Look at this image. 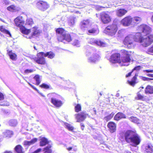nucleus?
Wrapping results in <instances>:
<instances>
[{"label":"nucleus","mask_w":153,"mask_h":153,"mask_svg":"<svg viewBox=\"0 0 153 153\" xmlns=\"http://www.w3.org/2000/svg\"><path fill=\"white\" fill-rule=\"evenodd\" d=\"M118 29L116 24H113L108 26L103 31L105 33L112 37H114Z\"/></svg>","instance_id":"obj_5"},{"label":"nucleus","mask_w":153,"mask_h":153,"mask_svg":"<svg viewBox=\"0 0 153 153\" xmlns=\"http://www.w3.org/2000/svg\"><path fill=\"white\" fill-rule=\"evenodd\" d=\"M8 123L10 126H14L17 125L18 123L16 120H11L9 121Z\"/></svg>","instance_id":"obj_38"},{"label":"nucleus","mask_w":153,"mask_h":153,"mask_svg":"<svg viewBox=\"0 0 153 153\" xmlns=\"http://www.w3.org/2000/svg\"><path fill=\"white\" fill-rule=\"evenodd\" d=\"M50 94L53 97L51 99V103L56 107L59 108L61 107L63 103L61 100L56 98L58 95L54 93H51Z\"/></svg>","instance_id":"obj_9"},{"label":"nucleus","mask_w":153,"mask_h":153,"mask_svg":"<svg viewBox=\"0 0 153 153\" xmlns=\"http://www.w3.org/2000/svg\"><path fill=\"white\" fill-rule=\"evenodd\" d=\"M67 149L68 151H69L72 149V147H68V148H67Z\"/></svg>","instance_id":"obj_60"},{"label":"nucleus","mask_w":153,"mask_h":153,"mask_svg":"<svg viewBox=\"0 0 153 153\" xmlns=\"http://www.w3.org/2000/svg\"><path fill=\"white\" fill-rule=\"evenodd\" d=\"M15 25L18 27H21L24 24V21L21 16H19L14 20Z\"/></svg>","instance_id":"obj_15"},{"label":"nucleus","mask_w":153,"mask_h":153,"mask_svg":"<svg viewBox=\"0 0 153 153\" xmlns=\"http://www.w3.org/2000/svg\"><path fill=\"white\" fill-rule=\"evenodd\" d=\"M127 12L126 10L124 9H120L116 11V14L119 17H121L125 15Z\"/></svg>","instance_id":"obj_21"},{"label":"nucleus","mask_w":153,"mask_h":153,"mask_svg":"<svg viewBox=\"0 0 153 153\" xmlns=\"http://www.w3.org/2000/svg\"><path fill=\"white\" fill-rule=\"evenodd\" d=\"M134 35L133 34H130L126 36L124 41V44L129 48H133L135 45L134 39Z\"/></svg>","instance_id":"obj_6"},{"label":"nucleus","mask_w":153,"mask_h":153,"mask_svg":"<svg viewBox=\"0 0 153 153\" xmlns=\"http://www.w3.org/2000/svg\"><path fill=\"white\" fill-rule=\"evenodd\" d=\"M145 92L146 94H153V86L148 85L145 89Z\"/></svg>","instance_id":"obj_24"},{"label":"nucleus","mask_w":153,"mask_h":153,"mask_svg":"<svg viewBox=\"0 0 153 153\" xmlns=\"http://www.w3.org/2000/svg\"><path fill=\"white\" fill-rule=\"evenodd\" d=\"M65 127L69 131H72L74 129V128L71 125L66 123L65 124Z\"/></svg>","instance_id":"obj_44"},{"label":"nucleus","mask_w":153,"mask_h":153,"mask_svg":"<svg viewBox=\"0 0 153 153\" xmlns=\"http://www.w3.org/2000/svg\"><path fill=\"white\" fill-rule=\"evenodd\" d=\"M7 9L10 12H14L19 10V8L14 5H10L7 8Z\"/></svg>","instance_id":"obj_32"},{"label":"nucleus","mask_w":153,"mask_h":153,"mask_svg":"<svg viewBox=\"0 0 153 153\" xmlns=\"http://www.w3.org/2000/svg\"><path fill=\"white\" fill-rule=\"evenodd\" d=\"M77 122H80L84 121L86 117L87 114L84 112H81L75 115Z\"/></svg>","instance_id":"obj_17"},{"label":"nucleus","mask_w":153,"mask_h":153,"mask_svg":"<svg viewBox=\"0 0 153 153\" xmlns=\"http://www.w3.org/2000/svg\"><path fill=\"white\" fill-rule=\"evenodd\" d=\"M56 32L58 34L57 39L59 41L66 43L71 40L70 35L64 29L59 28L56 30Z\"/></svg>","instance_id":"obj_3"},{"label":"nucleus","mask_w":153,"mask_h":153,"mask_svg":"<svg viewBox=\"0 0 153 153\" xmlns=\"http://www.w3.org/2000/svg\"><path fill=\"white\" fill-rule=\"evenodd\" d=\"M107 127L111 133L115 132L116 130V125L113 122H110L108 123Z\"/></svg>","instance_id":"obj_20"},{"label":"nucleus","mask_w":153,"mask_h":153,"mask_svg":"<svg viewBox=\"0 0 153 153\" xmlns=\"http://www.w3.org/2000/svg\"><path fill=\"white\" fill-rule=\"evenodd\" d=\"M143 68L142 67L139 65L135 67L132 70V71L134 70H136V71H139L140 69H142Z\"/></svg>","instance_id":"obj_50"},{"label":"nucleus","mask_w":153,"mask_h":153,"mask_svg":"<svg viewBox=\"0 0 153 153\" xmlns=\"http://www.w3.org/2000/svg\"><path fill=\"white\" fill-rule=\"evenodd\" d=\"M96 40L94 38L90 39L88 40V43L92 45H95Z\"/></svg>","instance_id":"obj_46"},{"label":"nucleus","mask_w":153,"mask_h":153,"mask_svg":"<svg viewBox=\"0 0 153 153\" xmlns=\"http://www.w3.org/2000/svg\"><path fill=\"white\" fill-rule=\"evenodd\" d=\"M51 146L48 145V146L44 148L43 151L44 152L43 153H52V151L51 149Z\"/></svg>","instance_id":"obj_36"},{"label":"nucleus","mask_w":153,"mask_h":153,"mask_svg":"<svg viewBox=\"0 0 153 153\" xmlns=\"http://www.w3.org/2000/svg\"><path fill=\"white\" fill-rule=\"evenodd\" d=\"M126 116L123 114L121 113H118L114 117V119L115 120L118 121L122 118H126Z\"/></svg>","instance_id":"obj_23"},{"label":"nucleus","mask_w":153,"mask_h":153,"mask_svg":"<svg viewBox=\"0 0 153 153\" xmlns=\"http://www.w3.org/2000/svg\"><path fill=\"white\" fill-rule=\"evenodd\" d=\"M132 17L130 16L125 17L121 21V24L124 26H129L132 24Z\"/></svg>","instance_id":"obj_14"},{"label":"nucleus","mask_w":153,"mask_h":153,"mask_svg":"<svg viewBox=\"0 0 153 153\" xmlns=\"http://www.w3.org/2000/svg\"><path fill=\"white\" fill-rule=\"evenodd\" d=\"M86 56L88 57V62L91 64L95 63L100 60L101 58L100 56L96 53V50L91 48L87 50Z\"/></svg>","instance_id":"obj_4"},{"label":"nucleus","mask_w":153,"mask_h":153,"mask_svg":"<svg viewBox=\"0 0 153 153\" xmlns=\"http://www.w3.org/2000/svg\"><path fill=\"white\" fill-rule=\"evenodd\" d=\"M137 30L143 35L149 34L151 32L150 27L145 24H142L139 26L137 28Z\"/></svg>","instance_id":"obj_8"},{"label":"nucleus","mask_w":153,"mask_h":153,"mask_svg":"<svg viewBox=\"0 0 153 153\" xmlns=\"http://www.w3.org/2000/svg\"><path fill=\"white\" fill-rule=\"evenodd\" d=\"M49 143V142L47 138L43 137L40 139L39 145L40 146H45Z\"/></svg>","instance_id":"obj_26"},{"label":"nucleus","mask_w":153,"mask_h":153,"mask_svg":"<svg viewBox=\"0 0 153 153\" xmlns=\"http://www.w3.org/2000/svg\"><path fill=\"white\" fill-rule=\"evenodd\" d=\"M75 17L73 16L70 17L68 20V25L70 26H73L75 23Z\"/></svg>","instance_id":"obj_33"},{"label":"nucleus","mask_w":153,"mask_h":153,"mask_svg":"<svg viewBox=\"0 0 153 153\" xmlns=\"http://www.w3.org/2000/svg\"><path fill=\"white\" fill-rule=\"evenodd\" d=\"M75 111L76 112H78L81 110V106L80 105L78 104L75 107Z\"/></svg>","instance_id":"obj_47"},{"label":"nucleus","mask_w":153,"mask_h":153,"mask_svg":"<svg viewBox=\"0 0 153 153\" xmlns=\"http://www.w3.org/2000/svg\"><path fill=\"white\" fill-rule=\"evenodd\" d=\"M36 5L37 7L42 11H45L49 7V5L46 2L42 1H38Z\"/></svg>","instance_id":"obj_11"},{"label":"nucleus","mask_w":153,"mask_h":153,"mask_svg":"<svg viewBox=\"0 0 153 153\" xmlns=\"http://www.w3.org/2000/svg\"><path fill=\"white\" fill-rule=\"evenodd\" d=\"M44 56L48 57L51 59L53 58L55 56V54L52 52H47L45 53L44 52Z\"/></svg>","instance_id":"obj_28"},{"label":"nucleus","mask_w":153,"mask_h":153,"mask_svg":"<svg viewBox=\"0 0 153 153\" xmlns=\"http://www.w3.org/2000/svg\"><path fill=\"white\" fill-rule=\"evenodd\" d=\"M72 149L74 151H76L77 150V149L76 148V146H72Z\"/></svg>","instance_id":"obj_59"},{"label":"nucleus","mask_w":153,"mask_h":153,"mask_svg":"<svg viewBox=\"0 0 153 153\" xmlns=\"http://www.w3.org/2000/svg\"><path fill=\"white\" fill-rule=\"evenodd\" d=\"M34 79L36 81V84L37 85H39L41 82L39 76L38 75H36L34 77Z\"/></svg>","instance_id":"obj_40"},{"label":"nucleus","mask_w":153,"mask_h":153,"mask_svg":"<svg viewBox=\"0 0 153 153\" xmlns=\"http://www.w3.org/2000/svg\"><path fill=\"white\" fill-rule=\"evenodd\" d=\"M2 2L6 4H7L9 3V1L7 0H3Z\"/></svg>","instance_id":"obj_57"},{"label":"nucleus","mask_w":153,"mask_h":153,"mask_svg":"<svg viewBox=\"0 0 153 153\" xmlns=\"http://www.w3.org/2000/svg\"><path fill=\"white\" fill-rule=\"evenodd\" d=\"M101 7H99V6H98V7H96V9H98V10H101Z\"/></svg>","instance_id":"obj_63"},{"label":"nucleus","mask_w":153,"mask_h":153,"mask_svg":"<svg viewBox=\"0 0 153 153\" xmlns=\"http://www.w3.org/2000/svg\"><path fill=\"white\" fill-rule=\"evenodd\" d=\"M142 20L141 18L140 17H135L132 18V24L135 25L137 22L138 23Z\"/></svg>","instance_id":"obj_30"},{"label":"nucleus","mask_w":153,"mask_h":153,"mask_svg":"<svg viewBox=\"0 0 153 153\" xmlns=\"http://www.w3.org/2000/svg\"><path fill=\"white\" fill-rule=\"evenodd\" d=\"M147 75L148 76L153 77V74H147Z\"/></svg>","instance_id":"obj_61"},{"label":"nucleus","mask_w":153,"mask_h":153,"mask_svg":"<svg viewBox=\"0 0 153 153\" xmlns=\"http://www.w3.org/2000/svg\"><path fill=\"white\" fill-rule=\"evenodd\" d=\"M122 56L120 59V54L119 53H115L112 54L110 59V62L113 63H118L121 66H128L129 65L130 59V56L132 52L125 50H121Z\"/></svg>","instance_id":"obj_1"},{"label":"nucleus","mask_w":153,"mask_h":153,"mask_svg":"<svg viewBox=\"0 0 153 153\" xmlns=\"http://www.w3.org/2000/svg\"><path fill=\"white\" fill-rule=\"evenodd\" d=\"M40 86L42 88H45L46 89H48L49 88V86L48 85L44 83H43L41 85H40Z\"/></svg>","instance_id":"obj_51"},{"label":"nucleus","mask_w":153,"mask_h":153,"mask_svg":"<svg viewBox=\"0 0 153 153\" xmlns=\"http://www.w3.org/2000/svg\"><path fill=\"white\" fill-rule=\"evenodd\" d=\"M136 98L138 100H144L145 99V97L139 93L138 92L137 94V97Z\"/></svg>","instance_id":"obj_43"},{"label":"nucleus","mask_w":153,"mask_h":153,"mask_svg":"<svg viewBox=\"0 0 153 153\" xmlns=\"http://www.w3.org/2000/svg\"><path fill=\"white\" fill-rule=\"evenodd\" d=\"M35 71V70L33 69H26L24 73L26 74H27L32 73Z\"/></svg>","instance_id":"obj_49"},{"label":"nucleus","mask_w":153,"mask_h":153,"mask_svg":"<svg viewBox=\"0 0 153 153\" xmlns=\"http://www.w3.org/2000/svg\"><path fill=\"white\" fill-rule=\"evenodd\" d=\"M137 74H135V76L133 77L131 81H128V83L131 85L134 86L135 84L138 82L137 79Z\"/></svg>","instance_id":"obj_22"},{"label":"nucleus","mask_w":153,"mask_h":153,"mask_svg":"<svg viewBox=\"0 0 153 153\" xmlns=\"http://www.w3.org/2000/svg\"><path fill=\"white\" fill-rule=\"evenodd\" d=\"M133 35H134V42L140 43L142 45V42L143 40V37L142 36V35H143L139 32Z\"/></svg>","instance_id":"obj_19"},{"label":"nucleus","mask_w":153,"mask_h":153,"mask_svg":"<svg viewBox=\"0 0 153 153\" xmlns=\"http://www.w3.org/2000/svg\"><path fill=\"white\" fill-rule=\"evenodd\" d=\"M146 153H153V146L151 144L148 145L145 148Z\"/></svg>","instance_id":"obj_27"},{"label":"nucleus","mask_w":153,"mask_h":153,"mask_svg":"<svg viewBox=\"0 0 153 153\" xmlns=\"http://www.w3.org/2000/svg\"><path fill=\"white\" fill-rule=\"evenodd\" d=\"M101 19L102 22L106 24L109 22L111 21V18L109 15L105 12L101 13Z\"/></svg>","instance_id":"obj_12"},{"label":"nucleus","mask_w":153,"mask_h":153,"mask_svg":"<svg viewBox=\"0 0 153 153\" xmlns=\"http://www.w3.org/2000/svg\"><path fill=\"white\" fill-rule=\"evenodd\" d=\"M99 33V30L98 26L97 25H94L92 26L91 28L88 30V34H92L94 35H97Z\"/></svg>","instance_id":"obj_18"},{"label":"nucleus","mask_w":153,"mask_h":153,"mask_svg":"<svg viewBox=\"0 0 153 153\" xmlns=\"http://www.w3.org/2000/svg\"><path fill=\"white\" fill-rule=\"evenodd\" d=\"M95 45L102 47H104L105 46L106 44L104 42L99 39H97Z\"/></svg>","instance_id":"obj_35"},{"label":"nucleus","mask_w":153,"mask_h":153,"mask_svg":"<svg viewBox=\"0 0 153 153\" xmlns=\"http://www.w3.org/2000/svg\"><path fill=\"white\" fill-rule=\"evenodd\" d=\"M132 71H132L129 73L127 74L126 75V77H128L129 76H130L131 75Z\"/></svg>","instance_id":"obj_58"},{"label":"nucleus","mask_w":153,"mask_h":153,"mask_svg":"<svg viewBox=\"0 0 153 153\" xmlns=\"http://www.w3.org/2000/svg\"><path fill=\"white\" fill-rule=\"evenodd\" d=\"M31 31L32 32V35L31 36H27L26 37L31 39L33 36H37L42 32V30L38 29L37 27H35L31 29Z\"/></svg>","instance_id":"obj_13"},{"label":"nucleus","mask_w":153,"mask_h":153,"mask_svg":"<svg viewBox=\"0 0 153 153\" xmlns=\"http://www.w3.org/2000/svg\"><path fill=\"white\" fill-rule=\"evenodd\" d=\"M42 150V149L41 148H39L36 150L33 153H38L40 152Z\"/></svg>","instance_id":"obj_56"},{"label":"nucleus","mask_w":153,"mask_h":153,"mask_svg":"<svg viewBox=\"0 0 153 153\" xmlns=\"http://www.w3.org/2000/svg\"><path fill=\"white\" fill-rule=\"evenodd\" d=\"M90 25V21L89 19L84 20L82 21L80 23V28L83 30L88 29Z\"/></svg>","instance_id":"obj_16"},{"label":"nucleus","mask_w":153,"mask_h":153,"mask_svg":"<svg viewBox=\"0 0 153 153\" xmlns=\"http://www.w3.org/2000/svg\"><path fill=\"white\" fill-rule=\"evenodd\" d=\"M13 134V131L8 130L6 131L4 133V135L7 137H10Z\"/></svg>","instance_id":"obj_42"},{"label":"nucleus","mask_w":153,"mask_h":153,"mask_svg":"<svg viewBox=\"0 0 153 153\" xmlns=\"http://www.w3.org/2000/svg\"><path fill=\"white\" fill-rule=\"evenodd\" d=\"M139 78L143 81H147V77L142 76H139Z\"/></svg>","instance_id":"obj_52"},{"label":"nucleus","mask_w":153,"mask_h":153,"mask_svg":"<svg viewBox=\"0 0 153 153\" xmlns=\"http://www.w3.org/2000/svg\"><path fill=\"white\" fill-rule=\"evenodd\" d=\"M153 42V35L147 34L143 37L142 45L144 47H147L151 44Z\"/></svg>","instance_id":"obj_7"},{"label":"nucleus","mask_w":153,"mask_h":153,"mask_svg":"<svg viewBox=\"0 0 153 153\" xmlns=\"http://www.w3.org/2000/svg\"><path fill=\"white\" fill-rule=\"evenodd\" d=\"M33 22L32 19L30 18H27L26 20L25 24L26 25H30L32 24Z\"/></svg>","instance_id":"obj_45"},{"label":"nucleus","mask_w":153,"mask_h":153,"mask_svg":"<svg viewBox=\"0 0 153 153\" xmlns=\"http://www.w3.org/2000/svg\"><path fill=\"white\" fill-rule=\"evenodd\" d=\"M44 52H40L37 54V57L34 59V61L39 64L44 65L45 63V59L44 58Z\"/></svg>","instance_id":"obj_10"},{"label":"nucleus","mask_w":153,"mask_h":153,"mask_svg":"<svg viewBox=\"0 0 153 153\" xmlns=\"http://www.w3.org/2000/svg\"><path fill=\"white\" fill-rule=\"evenodd\" d=\"M8 55L11 59L14 61L16 60L17 55L15 53L12 52L11 51H10L8 53Z\"/></svg>","instance_id":"obj_34"},{"label":"nucleus","mask_w":153,"mask_h":153,"mask_svg":"<svg viewBox=\"0 0 153 153\" xmlns=\"http://www.w3.org/2000/svg\"><path fill=\"white\" fill-rule=\"evenodd\" d=\"M129 119L131 122L134 123L139 124L141 123V121L139 119L134 117H131Z\"/></svg>","instance_id":"obj_31"},{"label":"nucleus","mask_w":153,"mask_h":153,"mask_svg":"<svg viewBox=\"0 0 153 153\" xmlns=\"http://www.w3.org/2000/svg\"><path fill=\"white\" fill-rule=\"evenodd\" d=\"M16 151L18 153H23L22 148L21 146L18 145L15 148Z\"/></svg>","instance_id":"obj_39"},{"label":"nucleus","mask_w":153,"mask_h":153,"mask_svg":"<svg viewBox=\"0 0 153 153\" xmlns=\"http://www.w3.org/2000/svg\"><path fill=\"white\" fill-rule=\"evenodd\" d=\"M20 29L21 32L27 35L31 32V29H27L25 28L23 26L20 27Z\"/></svg>","instance_id":"obj_29"},{"label":"nucleus","mask_w":153,"mask_h":153,"mask_svg":"<svg viewBox=\"0 0 153 153\" xmlns=\"http://www.w3.org/2000/svg\"><path fill=\"white\" fill-rule=\"evenodd\" d=\"M38 139L37 138H34L30 141H24L23 144L26 146H29L35 143L37 141Z\"/></svg>","instance_id":"obj_25"},{"label":"nucleus","mask_w":153,"mask_h":153,"mask_svg":"<svg viewBox=\"0 0 153 153\" xmlns=\"http://www.w3.org/2000/svg\"><path fill=\"white\" fill-rule=\"evenodd\" d=\"M124 153H131L130 152L128 151H125Z\"/></svg>","instance_id":"obj_64"},{"label":"nucleus","mask_w":153,"mask_h":153,"mask_svg":"<svg viewBox=\"0 0 153 153\" xmlns=\"http://www.w3.org/2000/svg\"><path fill=\"white\" fill-rule=\"evenodd\" d=\"M126 141L128 143H131L133 145L136 146L141 142V139L136 132L131 130L126 131L124 134Z\"/></svg>","instance_id":"obj_2"},{"label":"nucleus","mask_w":153,"mask_h":153,"mask_svg":"<svg viewBox=\"0 0 153 153\" xmlns=\"http://www.w3.org/2000/svg\"><path fill=\"white\" fill-rule=\"evenodd\" d=\"M4 96L3 94L0 92V100H2L4 99Z\"/></svg>","instance_id":"obj_54"},{"label":"nucleus","mask_w":153,"mask_h":153,"mask_svg":"<svg viewBox=\"0 0 153 153\" xmlns=\"http://www.w3.org/2000/svg\"><path fill=\"white\" fill-rule=\"evenodd\" d=\"M0 30L3 33L9 35L10 37L11 36V34L10 32L6 30L3 26H1L0 27Z\"/></svg>","instance_id":"obj_37"},{"label":"nucleus","mask_w":153,"mask_h":153,"mask_svg":"<svg viewBox=\"0 0 153 153\" xmlns=\"http://www.w3.org/2000/svg\"><path fill=\"white\" fill-rule=\"evenodd\" d=\"M114 115V113H112L111 114H110L109 115L105 117L104 118V120L106 121H108L110 120L113 117Z\"/></svg>","instance_id":"obj_41"},{"label":"nucleus","mask_w":153,"mask_h":153,"mask_svg":"<svg viewBox=\"0 0 153 153\" xmlns=\"http://www.w3.org/2000/svg\"><path fill=\"white\" fill-rule=\"evenodd\" d=\"M153 80V78H151L147 77V81Z\"/></svg>","instance_id":"obj_62"},{"label":"nucleus","mask_w":153,"mask_h":153,"mask_svg":"<svg viewBox=\"0 0 153 153\" xmlns=\"http://www.w3.org/2000/svg\"><path fill=\"white\" fill-rule=\"evenodd\" d=\"M73 44L74 45L76 46L77 47H79L80 46V43L78 40H75L73 41Z\"/></svg>","instance_id":"obj_48"},{"label":"nucleus","mask_w":153,"mask_h":153,"mask_svg":"<svg viewBox=\"0 0 153 153\" xmlns=\"http://www.w3.org/2000/svg\"><path fill=\"white\" fill-rule=\"evenodd\" d=\"M144 72H146L147 73H153V70H146L143 71Z\"/></svg>","instance_id":"obj_55"},{"label":"nucleus","mask_w":153,"mask_h":153,"mask_svg":"<svg viewBox=\"0 0 153 153\" xmlns=\"http://www.w3.org/2000/svg\"><path fill=\"white\" fill-rule=\"evenodd\" d=\"M148 51L149 53H153V46L149 49Z\"/></svg>","instance_id":"obj_53"}]
</instances>
